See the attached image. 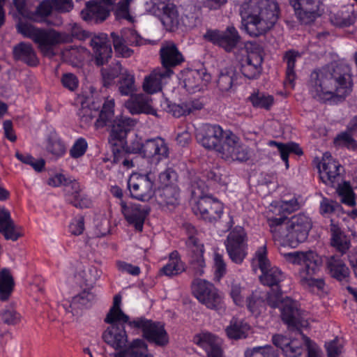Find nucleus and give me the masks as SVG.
Wrapping results in <instances>:
<instances>
[{
    "instance_id": "nucleus-1",
    "label": "nucleus",
    "mask_w": 357,
    "mask_h": 357,
    "mask_svg": "<svg viewBox=\"0 0 357 357\" xmlns=\"http://www.w3.org/2000/svg\"><path fill=\"white\" fill-rule=\"evenodd\" d=\"M352 86L351 68L345 64L315 70L309 81L312 96L320 101L329 100L334 95L344 98L351 93Z\"/></svg>"
},
{
    "instance_id": "nucleus-2",
    "label": "nucleus",
    "mask_w": 357,
    "mask_h": 357,
    "mask_svg": "<svg viewBox=\"0 0 357 357\" xmlns=\"http://www.w3.org/2000/svg\"><path fill=\"white\" fill-rule=\"evenodd\" d=\"M278 4L273 0H245L240 7L242 26L252 37L266 33L279 18Z\"/></svg>"
},
{
    "instance_id": "nucleus-3",
    "label": "nucleus",
    "mask_w": 357,
    "mask_h": 357,
    "mask_svg": "<svg viewBox=\"0 0 357 357\" xmlns=\"http://www.w3.org/2000/svg\"><path fill=\"white\" fill-rule=\"evenodd\" d=\"M284 257L289 262L301 266L298 271V277L303 287L312 291L324 289L325 281L319 276L322 260L316 252H293L284 254Z\"/></svg>"
},
{
    "instance_id": "nucleus-4",
    "label": "nucleus",
    "mask_w": 357,
    "mask_h": 357,
    "mask_svg": "<svg viewBox=\"0 0 357 357\" xmlns=\"http://www.w3.org/2000/svg\"><path fill=\"white\" fill-rule=\"evenodd\" d=\"M17 31L24 37L31 39L44 56L52 58L56 55L54 47L68 40L64 34L53 29H39L29 23H20Z\"/></svg>"
},
{
    "instance_id": "nucleus-5",
    "label": "nucleus",
    "mask_w": 357,
    "mask_h": 357,
    "mask_svg": "<svg viewBox=\"0 0 357 357\" xmlns=\"http://www.w3.org/2000/svg\"><path fill=\"white\" fill-rule=\"evenodd\" d=\"M312 227L311 218L304 213L293 215L287 222V231L278 236L288 245L296 248L305 242Z\"/></svg>"
},
{
    "instance_id": "nucleus-6",
    "label": "nucleus",
    "mask_w": 357,
    "mask_h": 357,
    "mask_svg": "<svg viewBox=\"0 0 357 357\" xmlns=\"http://www.w3.org/2000/svg\"><path fill=\"white\" fill-rule=\"evenodd\" d=\"M130 328L136 331H142L143 338L155 346L162 347L169 343V335L162 322L139 317L132 319Z\"/></svg>"
},
{
    "instance_id": "nucleus-7",
    "label": "nucleus",
    "mask_w": 357,
    "mask_h": 357,
    "mask_svg": "<svg viewBox=\"0 0 357 357\" xmlns=\"http://www.w3.org/2000/svg\"><path fill=\"white\" fill-rule=\"evenodd\" d=\"M184 228L188 236L186 241L187 255L188 257V273L194 277L201 276L204 273L205 261L204 259V246L195 237L197 230L190 224H185Z\"/></svg>"
},
{
    "instance_id": "nucleus-8",
    "label": "nucleus",
    "mask_w": 357,
    "mask_h": 357,
    "mask_svg": "<svg viewBox=\"0 0 357 357\" xmlns=\"http://www.w3.org/2000/svg\"><path fill=\"white\" fill-rule=\"evenodd\" d=\"M137 121L132 118L120 116H116L112 122L109 132L108 142L111 148L112 155L116 161L120 157L121 145L125 144L128 134L135 126Z\"/></svg>"
},
{
    "instance_id": "nucleus-9",
    "label": "nucleus",
    "mask_w": 357,
    "mask_h": 357,
    "mask_svg": "<svg viewBox=\"0 0 357 357\" xmlns=\"http://www.w3.org/2000/svg\"><path fill=\"white\" fill-rule=\"evenodd\" d=\"M225 245L229 259L236 264H241L248 255V236L241 226L233 228L228 234Z\"/></svg>"
},
{
    "instance_id": "nucleus-10",
    "label": "nucleus",
    "mask_w": 357,
    "mask_h": 357,
    "mask_svg": "<svg viewBox=\"0 0 357 357\" xmlns=\"http://www.w3.org/2000/svg\"><path fill=\"white\" fill-rule=\"evenodd\" d=\"M229 132H232L224 130L219 125L205 124L196 134V139L206 149L215 151L220 154L225 148L226 137Z\"/></svg>"
},
{
    "instance_id": "nucleus-11",
    "label": "nucleus",
    "mask_w": 357,
    "mask_h": 357,
    "mask_svg": "<svg viewBox=\"0 0 357 357\" xmlns=\"http://www.w3.org/2000/svg\"><path fill=\"white\" fill-rule=\"evenodd\" d=\"M255 260L262 273L259 277L261 282L270 287L281 288L280 283L284 280L286 275L279 268L271 266L270 261L267 258L266 245L258 248L255 252Z\"/></svg>"
},
{
    "instance_id": "nucleus-12",
    "label": "nucleus",
    "mask_w": 357,
    "mask_h": 357,
    "mask_svg": "<svg viewBox=\"0 0 357 357\" xmlns=\"http://www.w3.org/2000/svg\"><path fill=\"white\" fill-rule=\"evenodd\" d=\"M191 289L195 297L206 307L211 310L222 308V297L213 284L196 278L192 282Z\"/></svg>"
},
{
    "instance_id": "nucleus-13",
    "label": "nucleus",
    "mask_w": 357,
    "mask_h": 357,
    "mask_svg": "<svg viewBox=\"0 0 357 357\" xmlns=\"http://www.w3.org/2000/svg\"><path fill=\"white\" fill-rule=\"evenodd\" d=\"M203 38L205 40L222 48L227 52H232L241 43V36L234 25L223 30L207 29Z\"/></svg>"
},
{
    "instance_id": "nucleus-14",
    "label": "nucleus",
    "mask_w": 357,
    "mask_h": 357,
    "mask_svg": "<svg viewBox=\"0 0 357 357\" xmlns=\"http://www.w3.org/2000/svg\"><path fill=\"white\" fill-rule=\"evenodd\" d=\"M154 181L150 174H132L128 181V188L132 198L146 202L155 195Z\"/></svg>"
},
{
    "instance_id": "nucleus-15",
    "label": "nucleus",
    "mask_w": 357,
    "mask_h": 357,
    "mask_svg": "<svg viewBox=\"0 0 357 357\" xmlns=\"http://www.w3.org/2000/svg\"><path fill=\"white\" fill-rule=\"evenodd\" d=\"M116 0H90L85 3L81 11V17L91 24H99L105 21L110 15Z\"/></svg>"
},
{
    "instance_id": "nucleus-16",
    "label": "nucleus",
    "mask_w": 357,
    "mask_h": 357,
    "mask_svg": "<svg viewBox=\"0 0 357 357\" xmlns=\"http://www.w3.org/2000/svg\"><path fill=\"white\" fill-rule=\"evenodd\" d=\"M223 204L211 195L199 197L192 208L195 215L206 222L214 223L223 214Z\"/></svg>"
},
{
    "instance_id": "nucleus-17",
    "label": "nucleus",
    "mask_w": 357,
    "mask_h": 357,
    "mask_svg": "<svg viewBox=\"0 0 357 357\" xmlns=\"http://www.w3.org/2000/svg\"><path fill=\"white\" fill-rule=\"evenodd\" d=\"M280 317L282 321L291 330L301 331L308 325L305 317V312L302 310L298 302L287 298L280 306Z\"/></svg>"
},
{
    "instance_id": "nucleus-18",
    "label": "nucleus",
    "mask_w": 357,
    "mask_h": 357,
    "mask_svg": "<svg viewBox=\"0 0 357 357\" xmlns=\"http://www.w3.org/2000/svg\"><path fill=\"white\" fill-rule=\"evenodd\" d=\"M240 70L243 75L249 79H257L262 72L261 64L264 58L261 54L245 52L236 55Z\"/></svg>"
},
{
    "instance_id": "nucleus-19",
    "label": "nucleus",
    "mask_w": 357,
    "mask_h": 357,
    "mask_svg": "<svg viewBox=\"0 0 357 357\" xmlns=\"http://www.w3.org/2000/svg\"><path fill=\"white\" fill-rule=\"evenodd\" d=\"M301 23L308 24L321 15L320 0H289Z\"/></svg>"
},
{
    "instance_id": "nucleus-20",
    "label": "nucleus",
    "mask_w": 357,
    "mask_h": 357,
    "mask_svg": "<svg viewBox=\"0 0 357 357\" xmlns=\"http://www.w3.org/2000/svg\"><path fill=\"white\" fill-rule=\"evenodd\" d=\"M225 148L220 156L227 161L246 162L250 158L248 146L239 144V138L233 132H229L226 137Z\"/></svg>"
},
{
    "instance_id": "nucleus-21",
    "label": "nucleus",
    "mask_w": 357,
    "mask_h": 357,
    "mask_svg": "<svg viewBox=\"0 0 357 357\" xmlns=\"http://www.w3.org/2000/svg\"><path fill=\"white\" fill-rule=\"evenodd\" d=\"M321 180L326 185L334 187L338 183L342 167L338 161L335 160L328 152L323 154L322 159L317 165Z\"/></svg>"
},
{
    "instance_id": "nucleus-22",
    "label": "nucleus",
    "mask_w": 357,
    "mask_h": 357,
    "mask_svg": "<svg viewBox=\"0 0 357 357\" xmlns=\"http://www.w3.org/2000/svg\"><path fill=\"white\" fill-rule=\"evenodd\" d=\"M121 212L125 219L132 225L137 231H142L144 223L150 209L139 204H127L125 202H121Z\"/></svg>"
},
{
    "instance_id": "nucleus-23",
    "label": "nucleus",
    "mask_w": 357,
    "mask_h": 357,
    "mask_svg": "<svg viewBox=\"0 0 357 357\" xmlns=\"http://www.w3.org/2000/svg\"><path fill=\"white\" fill-rule=\"evenodd\" d=\"M179 79L183 82V86L190 92L199 90L202 85L206 86L211 80V75L206 69H187L181 71Z\"/></svg>"
},
{
    "instance_id": "nucleus-24",
    "label": "nucleus",
    "mask_w": 357,
    "mask_h": 357,
    "mask_svg": "<svg viewBox=\"0 0 357 357\" xmlns=\"http://www.w3.org/2000/svg\"><path fill=\"white\" fill-rule=\"evenodd\" d=\"M273 344L280 349L284 357H301L304 352V340L289 338L281 334L272 337Z\"/></svg>"
},
{
    "instance_id": "nucleus-25",
    "label": "nucleus",
    "mask_w": 357,
    "mask_h": 357,
    "mask_svg": "<svg viewBox=\"0 0 357 357\" xmlns=\"http://www.w3.org/2000/svg\"><path fill=\"white\" fill-rule=\"evenodd\" d=\"M193 342L206 351L208 357H225L221 339L211 333L197 334Z\"/></svg>"
},
{
    "instance_id": "nucleus-26",
    "label": "nucleus",
    "mask_w": 357,
    "mask_h": 357,
    "mask_svg": "<svg viewBox=\"0 0 357 357\" xmlns=\"http://www.w3.org/2000/svg\"><path fill=\"white\" fill-rule=\"evenodd\" d=\"M173 74V70H162V68L153 70L144 77L142 84L143 90L148 94L161 91L162 86L167 84Z\"/></svg>"
},
{
    "instance_id": "nucleus-27",
    "label": "nucleus",
    "mask_w": 357,
    "mask_h": 357,
    "mask_svg": "<svg viewBox=\"0 0 357 357\" xmlns=\"http://www.w3.org/2000/svg\"><path fill=\"white\" fill-rule=\"evenodd\" d=\"M93 52L95 63L98 66L106 64L112 58V50L107 34L94 36L90 42Z\"/></svg>"
},
{
    "instance_id": "nucleus-28",
    "label": "nucleus",
    "mask_w": 357,
    "mask_h": 357,
    "mask_svg": "<svg viewBox=\"0 0 357 357\" xmlns=\"http://www.w3.org/2000/svg\"><path fill=\"white\" fill-rule=\"evenodd\" d=\"M301 206V204L298 201V198L296 196H294L289 200L278 202L274 208V213L278 217L268 218L269 226L271 227L281 226L287 220V216L299 210Z\"/></svg>"
},
{
    "instance_id": "nucleus-29",
    "label": "nucleus",
    "mask_w": 357,
    "mask_h": 357,
    "mask_svg": "<svg viewBox=\"0 0 357 357\" xmlns=\"http://www.w3.org/2000/svg\"><path fill=\"white\" fill-rule=\"evenodd\" d=\"M102 338L107 344L116 351L124 348L128 340L123 324H114L108 326L102 333Z\"/></svg>"
},
{
    "instance_id": "nucleus-30",
    "label": "nucleus",
    "mask_w": 357,
    "mask_h": 357,
    "mask_svg": "<svg viewBox=\"0 0 357 357\" xmlns=\"http://www.w3.org/2000/svg\"><path fill=\"white\" fill-rule=\"evenodd\" d=\"M159 53L162 70H172L185 61L183 55L173 42L162 45Z\"/></svg>"
},
{
    "instance_id": "nucleus-31",
    "label": "nucleus",
    "mask_w": 357,
    "mask_h": 357,
    "mask_svg": "<svg viewBox=\"0 0 357 357\" xmlns=\"http://www.w3.org/2000/svg\"><path fill=\"white\" fill-rule=\"evenodd\" d=\"M169 155V148L164 138L156 137L146 139L144 158L151 159L158 162L168 158Z\"/></svg>"
},
{
    "instance_id": "nucleus-32",
    "label": "nucleus",
    "mask_w": 357,
    "mask_h": 357,
    "mask_svg": "<svg viewBox=\"0 0 357 357\" xmlns=\"http://www.w3.org/2000/svg\"><path fill=\"white\" fill-rule=\"evenodd\" d=\"M64 186L65 195L68 203L78 208L90 207L91 202L86 196L80 194L81 188L77 181L68 178Z\"/></svg>"
},
{
    "instance_id": "nucleus-33",
    "label": "nucleus",
    "mask_w": 357,
    "mask_h": 357,
    "mask_svg": "<svg viewBox=\"0 0 357 357\" xmlns=\"http://www.w3.org/2000/svg\"><path fill=\"white\" fill-rule=\"evenodd\" d=\"M151 98L148 95L139 93L131 95L126 101V107L132 114H156L155 109L151 105Z\"/></svg>"
},
{
    "instance_id": "nucleus-34",
    "label": "nucleus",
    "mask_w": 357,
    "mask_h": 357,
    "mask_svg": "<svg viewBox=\"0 0 357 357\" xmlns=\"http://www.w3.org/2000/svg\"><path fill=\"white\" fill-rule=\"evenodd\" d=\"M13 57L15 61H21L29 66L35 67L39 64V60L32 45L20 42L13 48Z\"/></svg>"
},
{
    "instance_id": "nucleus-35",
    "label": "nucleus",
    "mask_w": 357,
    "mask_h": 357,
    "mask_svg": "<svg viewBox=\"0 0 357 357\" xmlns=\"http://www.w3.org/2000/svg\"><path fill=\"white\" fill-rule=\"evenodd\" d=\"M0 233L6 240L13 241H16L23 236L21 228L15 225L10 211L4 207H0Z\"/></svg>"
},
{
    "instance_id": "nucleus-36",
    "label": "nucleus",
    "mask_w": 357,
    "mask_h": 357,
    "mask_svg": "<svg viewBox=\"0 0 357 357\" xmlns=\"http://www.w3.org/2000/svg\"><path fill=\"white\" fill-rule=\"evenodd\" d=\"M146 145V139H143L142 137L135 135V137L127 142L125 141V144L121 145V152L119 154L120 157H118V160L116 161L114 155H112V162L119 163L121 161V159L125 157L126 154H137L142 158H144L145 146Z\"/></svg>"
},
{
    "instance_id": "nucleus-37",
    "label": "nucleus",
    "mask_w": 357,
    "mask_h": 357,
    "mask_svg": "<svg viewBox=\"0 0 357 357\" xmlns=\"http://www.w3.org/2000/svg\"><path fill=\"white\" fill-rule=\"evenodd\" d=\"M341 255H331L326 257V266L331 276L342 281L349 276V269L341 258Z\"/></svg>"
},
{
    "instance_id": "nucleus-38",
    "label": "nucleus",
    "mask_w": 357,
    "mask_h": 357,
    "mask_svg": "<svg viewBox=\"0 0 357 357\" xmlns=\"http://www.w3.org/2000/svg\"><path fill=\"white\" fill-rule=\"evenodd\" d=\"M156 200L160 205L176 206L180 202V190L178 185L162 186L155 194Z\"/></svg>"
},
{
    "instance_id": "nucleus-39",
    "label": "nucleus",
    "mask_w": 357,
    "mask_h": 357,
    "mask_svg": "<svg viewBox=\"0 0 357 357\" xmlns=\"http://www.w3.org/2000/svg\"><path fill=\"white\" fill-rule=\"evenodd\" d=\"M331 245L342 255L349 249L351 242L340 227L331 221Z\"/></svg>"
},
{
    "instance_id": "nucleus-40",
    "label": "nucleus",
    "mask_w": 357,
    "mask_h": 357,
    "mask_svg": "<svg viewBox=\"0 0 357 357\" xmlns=\"http://www.w3.org/2000/svg\"><path fill=\"white\" fill-rule=\"evenodd\" d=\"M238 74L234 66H229L222 69L217 81L218 87L223 93L234 91Z\"/></svg>"
},
{
    "instance_id": "nucleus-41",
    "label": "nucleus",
    "mask_w": 357,
    "mask_h": 357,
    "mask_svg": "<svg viewBox=\"0 0 357 357\" xmlns=\"http://www.w3.org/2000/svg\"><path fill=\"white\" fill-rule=\"evenodd\" d=\"M250 329V325L243 319L233 317L225 328L227 336L230 340L245 339Z\"/></svg>"
},
{
    "instance_id": "nucleus-42",
    "label": "nucleus",
    "mask_w": 357,
    "mask_h": 357,
    "mask_svg": "<svg viewBox=\"0 0 357 357\" xmlns=\"http://www.w3.org/2000/svg\"><path fill=\"white\" fill-rule=\"evenodd\" d=\"M160 21L168 31H175L179 26V15L176 7L173 4L164 6Z\"/></svg>"
},
{
    "instance_id": "nucleus-43",
    "label": "nucleus",
    "mask_w": 357,
    "mask_h": 357,
    "mask_svg": "<svg viewBox=\"0 0 357 357\" xmlns=\"http://www.w3.org/2000/svg\"><path fill=\"white\" fill-rule=\"evenodd\" d=\"M268 144L271 146H275L278 149L282 161L285 163L287 169L289 167V153H293L297 155H301L303 153L301 148L295 142L284 144L271 140L268 142Z\"/></svg>"
},
{
    "instance_id": "nucleus-44",
    "label": "nucleus",
    "mask_w": 357,
    "mask_h": 357,
    "mask_svg": "<svg viewBox=\"0 0 357 357\" xmlns=\"http://www.w3.org/2000/svg\"><path fill=\"white\" fill-rule=\"evenodd\" d=\"M15 287L13 277L8 268L0 271V301H6L10 297Z\"/></svg>"
},
{
    "instance_id": "nucleus-45",
    "label": "nucleus",
    "mask_w": 357,
    "mask_h": 357,
    "mask_svg": "<svg viewBox=\"0 0 357 357\" xmlns=\"http://www.w3.org/2000/svg\"><path fill=\"white\" fill-rule=\"evenodd\" d=\"M185 270V264L181 259L178 252L174 250L171 252L168 263L162 268L160 271L164 275L172 277L181 273Z\"/></svg>"
},
{
    "instance_id": "nucleus-46",
    "label": "nucleus",
    "mask_w": 357,
    "mask_h": 357,
    "mask_svg": "<svg viewBox=\"0 0 357 357\" xmlns=\"http://www.w3.org/2000/svg\"><path fill=\"white\" fill-rule=\"evenodd\" d=\"M114 101L113 99L107 100L102 105L101 110H98V118L94 122L96 129L102 128L107 125L108 123L112 122L114 118Z\"/></svg>"
},
{
    "instance_id": "nucleus-47",
    "label": "nucleus",
    "mask_w": 357,
    "mask_h": 357,
    "mask_svg": "<svg viewBox=\"0 0 357 357\" xmlns=\"http://www.w3.org/2000/svg\"><path fill=\"white\" fill-rule=\"evenodd\" d=\"M45 150L52 159L57 160L66 154V146L59 137L51 135L47 139Z\"/></svg>"
},
{
    "instance_id": "nucleus-48",
    "label": "nucleus",
    "mask_w": 357,
    "mask_h": 357,
    "mask_svg": "<svg viewBox=\"0 0 357 357\" xmlns=\"http://www.w3.org/2000/svg\"><path fill=\"white\" fill-rule=\"evenodd\" d=\"M301 54L294 50H289L285 52L283 56V60L287 63L286 82L292 86L296 77L294 70L295 63L297 58L301 57Z\"/></svg>"
},
{
    "instance_id": "nucleus-49",
    "label": "nucleus",
    "mask_w": 357,
    "mask_h": 357,
    "mask_svg": "<svg viewBox=\"0 0 357 357\" xmlns=\"http://www.w3.org/2000/svg\"><path fill=\"white\" fill-rule=\"evenodd\" d=\"M356 20V15L349 10H339L330 16L331 23L339 27H348L354 24Z\"/></svg>"
},
{
    "instance_id": "nucleus-50",
    "label": "nucleus",
    "mask_w": 357,
    "mask_h": 357,
    "mask_svg": "<svg viewBox=\"0 0 357 357\" xmlns=\"http://www.w3.org/2000/svg\"><path fill=\"white\" fill-rule=\"evenodd\" d=\"M125 349L128 357H148L151 354L149 353L148 344L139 338L134 339Z\"/></svg>"
},
{
    "instance_id": "nucleus-51",
    "label": "nucleus",
    "mask_w": 357,
    "mask_h": 357,
    "mask_svg": "<svg viewBox=\"0 0 357 357\" xmlns=\"http://www.w3.org/2000/svg\"><path fill=\"white\" fill-rule=\"evenodd\" d=\"M119 91L122 96H131L136 90L134 75L127 70L121 73L118 82Z\"/></svg>"
},
{
    "instance_id": "nucleus-52",
    "label": "nucleus",
    "mask_w": 357,
    "mask_h": 357,
    "mask_svg": "<svg viewBox=\"0 0 357 357\" xmlns=\"http://www.w3.org/2000/svg\"><path fill=\"white\" fill-rule=\"evenodd\" d=\"M124 70L121 66V63L116 61L114 66H109L106 68L101 69V75L102 79V84L105 87H109L112 84L115 78L119 75L121 76V73Z\"/></svg>"
},
{
    "instance_id": "nucleus-53",
    "label": "nucleus",
    "mask_w": 357,
    "mask_h": 357,
    "mask_svg": "<svg viewBox=\"0 0 357 357\" xmlns=\"http://www.w3.org/2000/svg\"><path fill=\"white\" fill-rule=\"evenodd\" d=\"M248 310L254 315H259L266 309L265 298L257 292H252L246 298Z\"/></svg>"
},
{
    "instance_id": "nucleus-54",
    "label": "nucleus",
    "mask_w": 357,
    "mask_h": 357,
    "mask_svg": "<svg viewBox=\"0 0 357 357\" xmlns=\"http://www.w3.org/2000/svg\"><path fill=\"white\" fill-rule=\"evenodd\" d=\"M100 108V105L96 106V103L93 102L89 107H82L78 110L77 115L79 118L82 126H89L93 119L98 115V110Z\"/></svg>"
},
{
    "instance_id": "nucleus-55",
    "label": "nucleus",
    "mask_w": 357,
    "mask_h": 357,
    "mask_svg": "<svg viewBox=\"0 0 357 357\" xmlns=\"http://www.w3.org/2000/svg\"><path fill=\"white\" fill-rule=\"evenodd\" d=\"M249 100L255 108L269 110L274 103V98L272 96L262 92H256L251 94Z\"/></svg>"
},
{
    "instance_id": "nucleus-56",
    "label": "nucleus",
    "mask_w": 357,
    "mask_h": 357,
    "mask_svg": "<svg viewBox=\"0 0 357 357\" xmlns=\"http://www.w3.org/2000/svg\"><path fill=\"white\" fill-rule=\"evenodd\" d=\"M244 357H279V354L271 345H266L246 349Z\"/></svg>"
},
{
    "instance_id": "nucleus-57",
    "label": "nucleus",
    "mask_w": 357,
    "mask_h": 357,
    "mask_svg": "<svg viewBox=\"0 0 357 357\" xmlns=\"http://www.w3.org/2000/svg\"><path fill=\"white\" fill-rule=\"evenodd\" d=\"M337 192L342 203L354 206L356 204L355 194L349 181H344L342 184L337 183Z\"/></svg>"
},
{
    "instance_id": "nucleus-58",
    "label": "nucleus",
    "mask_w": 357,
    "mask_h": 357,
    "mask_svg": "<svg viewBox=\"0 0 357 357\" xmlns=\"http://www.w3.org/2000/svg\"><path fill=\"white\" fill-rule=\"evenodd\" d=\"M53 6L51 0H43L36 8V10L30 14V19L37 22H43L47 17L51 15Z\"/></svg>"
},
{
    "instance_id": "nucleus-59",
    "label": "nucleus",
    "mask_w": 357,
    "mask_h": 357,
    "mask_svg": "<svg viewBox=\"0 0 357 357\" xmlns=\"http://www.w3.org/2000/svg\"><path fill=\"white\" fill-rule=\"evenodd\" d=\"M110 36L116 54L124 58L130 57L133 54L134 51L128 47V45L119 34L115 32H112Z\"/></svg>"
},
{
    "instance_id": "nucleus-60",
    "label": "nucleus",
    "mask_w": 357,
    "mask_h": 357,
    "mask_svg": "<svg viewBox=\"0 0 357 357\" xmlns=\"http://www.w3.org/2000/svg\"><path fill=\"white\" fill-rule=\"evenodd\" d=\"M0 318L3 324L14 326L20 323L21 315L17 312L15 307L10 305L0 312Z\"/></svg>"
},
{
    "instance_id": "nucleus-61",
    "label": "nucleus",
    "mask_w": 357,
    "mask_h": 357,
    "mask_svg": "<svg viewBox=\"0 0 357 357\" xmlns=\"http://www.w3.org/2000/svg\"><path fill=\"white\" fill-rule=\"evenodd\" d=\"M105 322L111 325L114 324H127L130 327V323L132 320L130 319L128 315L126 314L121 309H114V311L112 312V307L109 309L107 316L105 319Z\"/></svg>"
},
{
    "instance_id": "nucleus-62",
    "label": "nucleus",
    "mask_w": 357,
    "mask_h": 357,
    "mask_svg": "<svg viewBox=\"0 0 357 357\" xmlns=\"http://www.w3.org/2000/svg\"><path fill=\"white\" fill-rule=\"evenodd\" d=\"M207 190V185L204 181L201 179L198 176H194L192 178L189 190L194 198L199 199V197H205L207 195L205 193Z\"/></svg>"
},
{
    "instance_id": "nucleus-63",
    "label": "nucleus",
    "mask_w": 357,
    "mask_h": 357,
    "mask_svg": "<svg viewBox=\"0 0 357 357\" xmlns=\"http://www.w3.org/2000/svg\"><path fill=\"white\" fill-rule=\"evenodd\" d=\"M266 305H268L272 308L280 307L282 300V291L281 288H276V290L271 289L267 292L266 297Z\"/></svg>"
},
{
    "instance_id": "nucleus-64",
    "label": "nucleus",
    "mask_w": 357,
    "mask_h": 357,
    "mask_svg": "<svg viewBox=\"0 0 357 357\" xmlns=\"http://www.w3.org/2000/svg\"><path fill=\"white\" fill-rule=\"evenodd\" d=\"M307 350L306 357H322V351L320 347L310 337L301 332Z\"/></svg>"
}]
</instances>
